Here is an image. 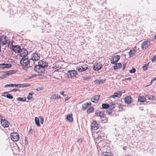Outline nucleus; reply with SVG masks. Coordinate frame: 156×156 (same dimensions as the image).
I'll return each mask as SVG.
<instances>
[{
    "label": "nucleus",
    "mask_w": 156,
    "mask_h": 156,
    "mask_svg": "<svg viewBox=\"0 0 156 156\" xmlns=\"http://www.w3.org/2000/svg\"><path fill=\"white\" fill-rule=\"evenodd\" d=\"M30 86V85L28 83H24L23 84H8L6 85L5 86V87H17L19 88H23L24 87H29Z\"/></svg>",
    "instance_id": "f257e3e1"
},
{
    "label": "nucleus",
    "mask_w": 156,
    "mask_h": 156,
    "mask_svg": "<svg viewBox=\"0 0 156 156\" xmlns=\"http://www.w3.org/2000/svg\"><path fill=\"white\" fill-rule=\"evenodd\" d=\"M77 74V71L75 70H73L68 71L66 73V76L68 78L71 79L75 76Z\"/></svg>",
    "instance_id": "f03ea898"
},
{
    "label": "nucleus",
    "mask_w": 156,
    "mask_h": 156,
    "mask_svg": "<svg viewBox=\"0 0 156 156\" xmlns=\"http://www.w3.org/2000/svg\"><path fill=\"white\" fill-rule=\"evenodd\" d=\"M39 64L38 65H35L34 69V70L38 73H44L45 71L44 68H43Z\"/></svg>",
    "instance_id": "7ed1b4c3"
},
{
    "label": "nucleus",
    "mask_w": 156,
    "mask_h": 156,
    "mask_svg": "<svg viewBox=\"0 0 156 156\" xmlns=\"http://www.w3.org/2000/svg\"><path fill=\"white\" fill-rule=\"evenodd\" d=\"M10 137L11 140L14 141H17L20 139L19 134L16 132L11 133L10 134Z\"/></svg>",
    "instance_id": "20e7f679"
},
{
    "label": "nucleus",
    "mask_w": 156,
    "mask_h": 156,
    "mask_svg": "<svg viewBox=\"0 0 156 156\" xmlns=\"http://www.w3.org/2000/svg\"><path fill=\"white\" fill-rule=\"evenodd\" d=\"M11 49L15 53H21L22 52V50L18 45H12Z\"/></svg>",
    "instance_id": "39448f33"
},
{
    "label": "nucleus",
    "mask_w": 156,
    "mask_h": 156,
    "mask_svg": "<svg viewBox=\"0 0 156 156\" xmlns=\"http://www.w3.org/2000/svg\"><path fill=\"white\" fill-rule=\"evenodd\" d=\"M30 59L26 58H23L20 61V64L23 66H27L30 63Z\"/></svg>",
    "instance_id": "423d86ee"
},
{
    "label": "nucleus",
    "mask_w": 156,
    "mask_h": 156,
    "mask_svg": "<svg viewBox=\"0 0 156 156\" xmlns=\"http://www.w3.org/2000/svg\"><path fill=\"white\" fill-rule=\"evenodd\" d=\"M120 58V56L117 55L112 56L110 60L111 63L112 64H115L119 61Z\"/></svg>",
    "instance_id": "0eeeda50"
},
{
    "label": "nucleus",
    "mask_w": 156,
    "mask_h": 156,
    "mask_svg": "<svg viewBox=\"0 0 156 156\" xmlns=\"http://www.w3.org/2000/svg\"><path fill=\"white\" fill-rule=\"evenodd\" d=\"M88 67L86 64H84L81 66H79L77 67L76 69L78 70L79 72H84L88 69Z\"/></svg>",
    "instance_id": "6e6552de"
},
{
    "label": "nucleus",
    "mask_w": 156,
    "mask_h": 156,
    "mask_svg": "<svg viewBox=\"0 0 156 156\" xmlns=\"http://www.w3.org/2000/svg\"><path fill=\"white\" fill-rule=\"evenodd\" d=\"M102 65L100 62L95 63L93 65V69L95 71H98L102 68Z\"/></svg>",
    "instance_id": "1a4fd4ad"
},
{
    "label": "nucleus",
    "mask_w": 156,
    "mask_h": 156,
    "mask_svg": "<svg viewBox=\"0 0 156 156\" xmlns=\"http://www.w3.org/2000/svg\"><path fill=\"white\" fill-rule=\"evenodd\" d=\"M38 64L40 65L43 68H46L48 66V63L46 61L42 60H40L38 62Z\"/></svg>",
    "instance_id": "9d476101"
},
{
    "label": "nucleus",
    "mask_w": 156,
    "mask_h": 156,
    "mask_svg": "<svg viewBox=\"0 0 156 156\" xmlns=\"http://www.w3.org/2000/svg\"><path fill=\"white\" fill-rule=\"evenodd\" d=\"M99 127V125L95 121H94L91 124L90 127L92 130H95L98 129Z\"/></svg>",
    "instance_id": "9b49d317"
},
{
    "label": "nucleus",
    "mask_w": 156,
    "mask_h": 156,
    "mask_svg": "<svg viewBox=\"0 0 156 156\" xmlns=\"http://www.w3.org/2000/svg\"><path fill=\"white\" fill-rule=\"evenodd\" d=\"M1 124L4 128H7L9 125V123L5 119H1Z\"/></svg>",
    "instance_id": "f8f14e48"
},
{
    "label": "nucleus",
    "mask_w": 156,
    "mask_h": 156,
    "mask_svg": "<svg viewBox=\"0 0 156 156\" xmlns=\"http://www.w3.org/2000/svg\"><path fill=\"white\" fill-rule=\"evenodd\" d=\"M150 42L148 41H144L141 44V48L144 50L147 48L150 45Z\"/></svg>",
    "instance_id": "ddd939ff"
},
{
    "label": "nucleus",
    "mask_w": 156,
    "mask_h": 156,
    "mask_svg": "<svg viewBox=\"0 0 156 156\" xmlns=\"http://www.w3.org/2000/svg\"><path fill=\"white\" fill-rule=\"evenodd\" d=\"M12 66V64L10 63H2L0 64V68L3 69L5 68H9Z\"/></svg>",
    "instance_id": "4468645a"
},
{
    "label": "nucleus",
    "mask_w": 156,
    "mask_h": 156,
    "mask_svg": "<svg viewBox=\"0 0 156 156\" xmlns=\"http://www.w3.org/2000/svg\"><path fill=\"white\" fill-rule=\"evenodd\" d=\"M124 101L126 104H129L132 102L133 100L131 96H126L124 98Z\"/></svg>",
    "instance_id": "2eb2a0df"
},
{
    "label": "nucleus",
    "mask_w": 156,
    "mask_h": 156,
    "mask_svg": "<svg viewBox=\"0 0 156 156\" xmlns=\"http://www.w3.org/2000/svg\"><path fill=\"white\" fill-rule=\"evenodd\" d=\"M17 72V70H10L7 71H4L3 73H5V75L6 76V77L9 76L10 75L13 74Z\"/></svg>",
    "instance_id": "dca6fc26"
},
{
    "label": "nucleus",
    "mask_w": 156,
    "mask_h": 156,
    "mask_svg": "<svg viewBox=\"0 0 156 156\" xmlns=\"http://www.w3.org/2000/svg\"><path fill=\"white\" fill-rule=\"evenodd\" d=\"M145 97L146 98V99L151 101H155V103H156V98L154 95L149 94H147L146 95Z\"/></svg>",
    "instance_id": "f3484780"
},
{
    "label": "nucleus",
    "mask_w": 156,
    "mask_h": 156,
    "mask_svg": "<svg viewBox=\"0 0 156 156\" xmlns=\"http://www.w3.org/2000/svg\"><path fill=\"white\" fill-rule=\"evenodd\" d=\"M22 52L20 53V56L25 58L27 55L28 51L26 49L24 48L22 49Z\"/></svg>",
    "instance_id": "a211bd4d"
},
{
    "label": "nucleus",
    "mask_w": 156,
    "mask_h": 156,
    "mask_svg": "<svg viewBox=\"0 0 156 156\" xmlns=\"http://www.w3.org/2000/svg\"><path fill=\"white\" fill-rule=\"evenodd\" d=\"M100 96V95H95L91 99V101L92 102L97 103L99 100Z\"/></svg>",
    "instance_id": "6ab92c4d"
},
{
    "label": "nucleus",
    "mask_w": 156,
    "mask_h": 156,
    "mask_svg": "<svg viewBox=\"0 0 156 156\" xmlns=\"http://www.w3.org/2000/svg\"><path fill=\"white\" fill-rule=\"evenodd\" d=\"M73 115L72 114H68L66 115V120L69 122H72L73 121L72 117Z\"/></svg>",
    "instance_id": "aec40b11"
},
{
    "label": "nucleus",
    "mask_w": 156,
    "mask_h": 156,
    "mask_svg": "<svg viewBox=\"0 0 156 156\" xmlns=\"http://www.w3.org/2000/svg\"><path fill=\"white\" fill-rule=\"evenodd\" d=\"M6 37L5 36L4 37L2 36V38H0V42L3 45H5L7 43V41L6 40Z\"/></svg>",
    "instance_id": "412c9836"
},
{
    "label": "nucleus",
    "mask_w": 156,
    "mask_h": 156,
    "mask_svg": "<svg viewBox=\"0 0 156 156\" xmlns=\"http://www.w3.org/2000/svg\"><path fill=\"white\" fill-rule=\"evenodd\" d=\"M122 95V92L120 91H117L115 92L112 97H113L114 98L115 97H120Z\"/></svg>",
    "instance_id": "4be33fe9"
},
{
    "label": "nucleus",
    "mask_w": 156,
    "mask_h": 156,
    "mask_svg": "<svg viewBox=\"0 0 156 156\" xmlns=\"http://www.w3.org/2000/svg\"><path fill=\"white\" fill-rule=\"evenodd\" d=\"M138 101L140 102H144L146 101V98L144 96H140L138 97Z\"/></svg>",
    "instance_id": "5701e85b"
},
{
    "label": "nucleus",
    "mask_w": 156,
    "mask_h": 156,
    "mask_svg": "<svg viewBox=\"0 0 156 156\" xmlns=\"http://www.w3.org/2000/svg\"><path fill=\"white\" fill-rule=\"evenodd\" d=\"M91 103L90 102H88L85 104H83L82 105V108L83 110H85L89 106H90Z\"/></svg>",
    "instance_id": "b1692460"
},
{
    "label": "nucleus",
    "mask_w": 156,
    "mask_h": 156,
    "mask_svg": "<svg viewBox=\"0 0 156 156\" xmlns=\"http://www.w3.org/2000/svg\"><path fill=\"white\" fill-rule=\"evenodd\" d=\"M137 50L134 49H133L132 50H131L129 52L128 54L130 57H132L134 56L136 51Z\"/></svg>",
    "instance_id": "393cba45"
},
{
    "label": "nucleus",
    "mask_w": 156,
    "mask_h": 156,
    "mask_svg": "<svg viewBox=\"0 0 156 156\" xmlns=\"http://www.w3.org/2000/svg\"><path fill=\"white\" fill-rule=\"evenodd\" d=\"M122 66V64L121 63H116L115 64L113 69L115 70H116L117 69L121 68Z\"/></svg>",
    "instance_id": "a878e982"
},
{
    "label": "nucleus",
    "mask_w": 156,
    "mask_h": 156,
    "mask_svg": "<svg viewBox=\"0 0 156 156\" xmlns=\"http://www.w3.org/2000/svg\"><path fill=\"white\" fill-rule=\"evenodd\" d=\"M38 53L35 52L32 55V56L34 58V59L35 61H37L39 59V57L37 56Z\"/></svg>",
    "instance_id": "bb28decb"
},
{
    "label": "nucleus",
    "mask_w": 156,
    "mask_h": 156,
    "mask_svg": "<svg viewBox=\"0 0 156 156\" xmlns=\"http://www.w3.org/2000/svg\"><path fill=\"white\" fill-rule=\"evenodd\" d=\"M101 105L102 108L103 109H107L110 107V105L108 103L103 104Z\"/></svg>",
    "instance_id": "cd10ccee"
},
{
    "label": "nucleus",
    "mask_w": 156,
    "mask_h": 156,
    "mask_svg": "<svg viewBox=\"0 0 156 156\" xmlns=\"http://www.w3.org/2000/svg\"><path fill=\"white\" fill-rule=\"evenodd\" d=\"M2 96L6 97L8 99H12L13 98V96L11 94H7L6 95H2Z\"/></svg>",
    "instance_id": "c85d7f7f"
},
{
    "label": "nucleus",
    "mask_w": 156,
    "mask_h": 156,
    "mask_svg": "<svg viewBox=\"0 0 156 156\" xmlns=\"http://www.w3.org/2000/svg\"><path fill=\"white\" fill-rule=\"evenodd\" d=\"M150 62H148L147 64H146L144 65L142 67V68L143 71H145L147 70L148 69V66L149 65Z\"/></svg>",
    "instance_id": "c756f323"
},
{
    "label": "nucleus",
    "mask_w": 156,
    "mask_h": 156,
    "mask_svg": "<svg viewBox=\"0 0 156 156\" xmlns=\"http://www.w3.org/2000/svg\"><path fill=\"white\" fill-rule=\"evenodd\" d=\"M35 124L37 126H40L41 125L40 124V120L37 117H36L35 118Z\"/></svg>",
    "instance_id": "7c9ffc66"
},
{
    "label": "nucleus",
    "mask_w": 156,
    "mask_h": 156,
    "mask_svg": "<svg viewBox=\"0 0 156 156\" xmlns=\"http://www.w3.org/2000/svg\"><path fill=\"white\" fill-rule=\"evenodd\" d=\"M94 110V108L93 107H91L89 108L87 111V113L88 114L93 112Z\"/></svg>",
    "instance_id": "2f4dec72"
},
{
    "label": "nucleus",
    "mask_w": 156,
    "mask_h": 156,
    "mask_svg": "<svg viewBox=\"0 0 156 156\" xmlns=\"http://www.w3.org/2000/svg\"><path fill=\"white\" fill-rule=\"evenodd\" d=\"M33 94H34V93L33 92H29L28 95L27 97V98L29 100L32 99L33 98L32 95Z\"/></svg>",
    "instance_id": "473e14b6"
},
{
    "label": "nucleus",
    "mask_w": 156,
    "mask_h": 156,
    "mask_svg": "<svg viewBox=\"0 0 156 156\" xmlns=\"http://www.w3.org/2000/svg\"><path fill=\"white\" fill-rule=\"evenodd\" d=\"M17 101H22L23 102H25L26 101V98H23L21 97H19L17 98Z\"/></svg>",
    "instance_id": "72a5a7b5"
},
{
    "label": "nucleus",
    "mask_w": 156,
    "mask_h": 156,
    "mask_svg": "<svg viewBox=\"0 0 156 156\" xmlns=\"http://www.w3.org/2000/svg\"><path fill=\"white\" fill-rule=\"evenodd\" d=\"M104 113L103 112H100L99 114V116H100L101 119H102L104 118Z\"/></svg>",
    "instance_id": "f704fd0d"
},
{
    "label": "nucleus",
    "mask_w": 156,
    "mask_h": 156,
    "mask_svg": "<svg viewBox=\"0 0 156 156\" xmlns=\"http://www.w3.org/2000/svg\"><path fill=\"white\" fill-rule=\"evenodd\" d=\"M106 79H104L103 80V79L97 80V81H98V84H103L106 81Z\"/></svg>",
    "instance_id": "c9c22d12"
},
{
    "label": "nucleus",
    "mask_w": 156,
    "mask_h": 156,
    "mask_svg": "<svg viewBox=\"0 0 156 156\" xmlns=\"http://www.w3.org/2000/svg\"><path fill=\"white\" fill-rule=\"evenodd\" d=\"M136 70L135 68L133 67L132 69L130 70L129 72L130 73H135Z\"/></svg>",
    "instance_id": "e433bc0d"
},
{
    "label": "nucleus",
    "mask_w": 156,
    "mask_h": 156,
    "mask_svg": "<svg viewBox=\"0 0 156 156\" xmlns=\"http://www.w3.org/2000/svg\"><path fill=\"white\" fill-rule=\"evenodd\" d=\"M151 61L152 62H156V55L152 57L151 58Z\"/></svg>",
    "instance_id": "4c0bfd02"
},
{
    "label": "nucleus",
    "mask_w": 156,
    "mask_h": 156,
    "mask_svg": "<svg viewBox=\"0 0 156 156\" xmlns=\"http://www.w3.org/2000/svg\"><path fill=\"white\" fill-rule=\"evenodd\" d=\"M100 112V111L99 110H96L95 113V116H99V114Z\"/></svg>",
    "instance_id": "58836bf2"
},
{
    "label": "nucleus",
    "mask_w": 156,
    "mask_h": 156,
    "mask_svg": "<svg viewBox=\"0 0 156 156\" xmlns=\"http://www.w3.org/2000/svg\"><path fill=\"white\" fill-rule=\"evenodd\" d=\"M42 76V75H41V74H38V75H37L35 74H34L32 75L31 76H30L31 77V79H32L35 77L36 76Z\"/></svg>",
    "instance_id": "ea45409f"
},
{
    "label": "nucleus",
    "mask_w": 156,
    "mask_h": 156,
    "mask_svg": "<svg viewBox=\"0 0 156 156\" xmlns=\"http://www.w3.org/2000/svg\"><path fill=\"white\" fill-rule=\"evenodd\" d=\"M105 135V134L103 133H101L99 134L98 137V138L99 139H101V136H102L103 137H104V135Z\"/></svg>",
    "instance_id": "a19ab883"
},
{
    "label": "nucleus",
    "mask_w": 156,
    "mask_h": 156,
    "mask_svg": "<svg viewBox=\"0 0 156 156\" xmlns=\"http://www.w3.org/2000/svg\"><path fill=\"white\" fill-rule=\"evenodd\" d=\"M40 119V122L41 124H42L44 122V118L42 117H39Z\"/></svg>",
    "instance_id": "79ce46f5"
},
{
    "label": "nucleus",
    "mask_w": 156,
    "mask_h": 156,
    "mask_svg": "<svg viewBox=\"0 0 156 156\" xmlns=\"http://www.w3.org/2000/svg\"><path fill=\"white\" fill-rule=\"evenodd\" d=\"M105 156H113V154H112L111 153H107L106 154H105Z\"/></svg>",
    "instance_id": "37998d69"
},
{
    "label": "nucleus",
    "mask_w": 156,
    "mask_h": 156,
    "mask_svg": "<svg viewBox=\"0 0 156 156\" xmlns=\"http://www.w3.org/2000/svg\"><path fill=\"white\" fill-rule=\"evenodd\" d=\"M6 77V75H5V74L3 75V76H0V79H2Z\"/></svg>",
    "instance_id": "c03bdc74"
},
{
    "label": "nucleus",
    "mask_w": 156,
    "mask_h": 156,
    "mask_svg": "<svg viewBox=\"0 0 156 156\" xmlns=\"http://www.w3.org/2000/svg\"><path fill=\"white\" fill-rule=\"evenodd\" d=\"M25 144H27L28 143V140H27V136L25 137Z\"/></svg>",
    "instance_id": "a18cd8bd"
},
{
    "label": "nucleus",
    "mask_w": 156,
    "mask_h": 156,
    "mask_svg": "<svg viewBox=\"0 0 156 156\" xmlns=\"http://www.w3.org/2000/svg\"><path fill=\"white\" fill-rule=\"evenodd\" d=\"M116 105H117L118 104H116L112 102V105H113L112 108H114L115 107H116Z\"/></svg>",
    "instance_id": "49530a36"
},
{
    "label": "nucleus",
    "mask_w": 156,
    "mask_h": 156,
    "mask_svg": "<svg viewBox=\"0 0 156 156\" xmlns=\"http://www.w3.org/2000/svg\"><path fill=\"white\" fill-rule=\"evenodd\" d=\"M132 80V78L131 77H128V78H125L124 79L123 81H125L126 80Z\"/></svg>",
    "instance_id": "de8ad7c7"
},
{
    "label": "nucleus",
    "mask_w": 156,
    "mask_h": 156,
    "mask_svg": "<svg viewBox=\"0 0 156 156\" xmlns=\"http://www.w3.org/2000/svg\"><path fill=\"white\" fill-rule=\"evenodd\" d=\"M113 111V110H111V111H107V114L110 115L112 113Z\"/></svg>",
    "instance_id": "09e8293b"
},
{
    "label": "nucleus",
    "mask_w": 156,
    "mask_h": 156,
    "mask_svg": "<svg viewBox=\"0 0 156 156\" xmlns=\"http://www.w3.org/2000/svg\"><path fill=\"white\" fill-rule=\"evenodd\" d=\"M90 77H84L83 78L84 80H87L89 79H90Z\"/></svg>",
    "instance_id": "8fccbe9b"
},
{
    "label": "nucleus",
    "mask_w": 156,
    "mask_h": 156,
    "mask_svg": "<svg viewBox=\"0 0 156 156\" xmlns=\"http://www.w3.org/2000/svg\"><path fill=\"white\" fill-rule=\"evenodd\" d=\"M126 64L124 63L123 65V68L122 70H124L125 69L126 66Z\"/></svg>",
    "instance_id": "3c124183"
},
{
    "label": "nucleus",
    "mask_w": 156,
    "mask_h": 156,
    "mask_svg": "<svg viewBox=\"0 0 156 156\" xmlns=\"http://www.w3.org/2000/svg\"><path fill=\"white\" fill-rule=\"evenodd\" d=\"M61 98V97L58 94H57L56 95V99H58Z\"/></svg>",
    "instance_id": "603ef678"
},
{
    "label": "nucleus",
    "mask_w": 156,
    "mask_h": 156,
    "mask_svg": "<svg viewBox=\"0 0 156 156\" xmlns=\"http://www.w3.org/2000/svg\"><path fill=\"white\" fill-rule=\"evenodd\" d=\"M107 121V119H105H105L102 120V121L103 122H104V123L106 122Z\"/></svg>",
    "instance_id": "864d4df0"
},
{
    "label": "nucleus",
    "mask_w": 156,
    "mask_h": 156,
    "mask_svg": "<svg viewBox=\"0 0 156 156\" xmlns=\"http://www.w3.org/2000/svg\"><path fill=\"white\" fill-rule=\"evenodd\" d=\"M64 91H62L61 92H60L61 94L63 96H66V94H64Z\"/></svg>",
    "instance_id": "5fc2aeb1"
},
{
    "label": "nucleus",
    "mask_w": 156,
    "mask_h": 156,
    "mask_svg": "<svg viewBox=\"0 0 156 156\" xmlns=\"http://www.w3.org/2000/svg\"><path fill=\"white\" fill-rule=\"evenodd\" d=\"M18 90H17V89L14 88V89H13V90H12L11 91H11V92H12V91L15 92V91H17Z\"/></svg>",
    "instance_id": "6e6d98bb"
},
{
    "label": "nucleus",
    "mask_w": 156,
    "mask_h": 156,
    "mask_svg": "<svg viewBox=\"0 0 156 156\" xmlns=\"http://www.w3.org/2000/svg\"><path fill=\"white\" fill-rule=\"evenodd\" d=\"M31 79V77H30V76H29L28 77L26 78L25 80H29Z\"/></svg>",
    "instance_id": "4d7b16f0"
},
{
    "label": "nucleus",
    "mask_w": 156,
    "mask_h": 156,
    "mask_svg": "<svg viewBox=\"0 0 156 156\" xmlns=\"http://www.w3.org/2000/svg\"><path fill=\"white\" fill-rule=\"evenodd\" d=\"M51 97L53 99H56V95H52Z\"/></svg>",
    "instance_id": "13d9d810"
},
{
    "label": "nucleus",
    "mask_w": 156,
    "mask_h": 156,
    "mask_svg": "<svg viewBox=\"0 0 156 156\" xmlns=\"http://www.w3.org/2000/svg\"><path fill=\"white\" fill-rule=\"evenodd\" d=\"M11 92V91H9V92H5L3 93L4 94H8V93Z\"/></svg>",
    "instance_id": "bf43d9fd"
},
{
    "label": "nucleus",
    "mask_w": 156,
    "mask_h": 156,
    "mask_svg": "<svg viewBox=\"0 0 156 156\" xmlns=\"http://www.w3.org/2000/svg\"><path fill=\"white\" fill-rule=\"evenodd\" d=\"M156 80V77H154L152 80V82H154Z\"/></svg>",
    "instance_id": "052dcab7"
},
{
    "label": "nucleus",
    "mask_w": 156,
    "mask_h": 156,
    "mask_svg": "<svg viewBox=\"0 0 156 156\" xmlns=\"http://www.w3.org/2000/svg\"><path fill=\"white\" fill-rule=\"evenodd\" d=\"M110 106L111 107H110V108H111V110H113L112 109H113L114 108H112L113 105H112V104L110 105Z\"/></svg>",
    "instance_id": "680f3d73"
},
{
    "label": "nucleus",
    "mask_w": 156,
    "mask_h": 156,
    "mask_svg": "<svg viewBox=\"0 0 156 156\" xmlns=\"http://www.w3.org/2000/svg\"><path fill=\"white\" fill-rule=\"evenodd\" d=\"M122 149H123V150H126L127 149L126 147V146L123 147H122Z\"/></svg>",
    "instance_id": "e2e57ef3"
},
{
    "label": "nucleus",
    "mask_w": 156,
    "mask_h": 156,
    "mask_svg": "<svg viewBox=\"0 0 156 156\" xmlns=\"http://www.w3.org/2000/svg\"><path fill=\"white\" fill-rule=\"evenodd\" d=\"M94 82L96 84H98V81H97V80H95V81H94Z\"/></svg>",
    "instance_id": "0e129e2a"
},
{
    "label": "nucleus",
    "mask_w": 156,
    "mask_h": 156,
    "mask_svg": "<svg viewBox=\"0 0 156 156\" xmlns=\"http://www.w3.org/2000/svg\"><path fill=\"white\" fill-rule=\"evenodd\" d=\"M69 99V98H68V97H67L65 98V101H67Z\"/></svg>",
    "instance_id": "69168bd1"
},
{
    "label": "nucleus",
    "mask_w": 156,
    "mask_h": 156,
    "mask_svg": "<svg viewBox=\"0 0 156 156\" xmlns=\"http://www.w3.org/2000/svg\"><path fill=\"white\" fill-rule=\"evenodd\" d=\"M125 90H122V93H125Z\"/></svg>",
    "instance_id": "338daca9"
},
{
    "label": "nucleus",
    "mask_w": 156,
    "mask_h": 156,
    "mask_svg": "<svg viewBox=\"0 0 156 156\" xmlns=\"http://www.w3.org/2000/svg\"><path fill=\"white\" fill-rule=\"evenodd\" d=\"M139 109H140V110L142 111H143V109H142V108H141H141H139Z\"/></svg>",
    "instance_id": "774afa93"
}]
</instances>
